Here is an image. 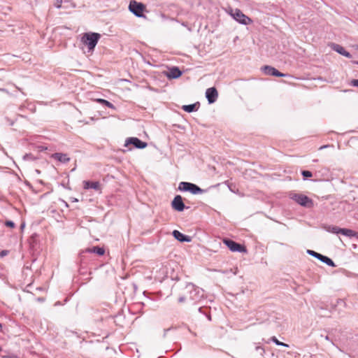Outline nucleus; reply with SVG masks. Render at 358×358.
I'll use <instances>...</instances> for the list:
<instances>
[{"mask_svg": "<svg viewBox=\"0 0 358 358\" xmlns=\"http://www.w3.org/2000/svg\"><path fill=\"white\" fill-rule=\"evenodd\" d=\"M129 9L136 16L143 17V13L146 8L143 3L137 2L135 0H131L129 5Z\"/></svg>", "mask_w": 358, "mask_h": 358, "instance_id": "obj_2", "label": "nucleus"}, {"mask_svg": "<svg viewBox=\"0 0 358 358\" xmlns=\"http://www.w3.org/2000/svg\"><path fill=\"white\" fill-rule=\"evenodd\" d=\"M230 15L238 22L243 24H249L252 22L250 18L246 16L245 14L242 13V11L239 9H231Z\"/></svg>", "mask_w": 358, "mask_h": 358, "instance_id": "obj_3", "label": "nucleus"}, {"mask_svg": "<svg viewBox=\"0 0 358 358\" xmlns=\"http://www.w3.org/2000/svg\"><path fill=\"white\" fill-rule=\"evenodd\" d=\"M129 144H132L135 148L140 149H143L148 145L147 143L141 141L136 137H130L127 138L124 146L127 147Z\"/></svg>", "mask_w": 358, "mask_h": 358, "instance_id": "obj_7", "label": "nucleus"}, {"mask_svg": "<svg viewBox=\"0 0 358 358\" xmlns=\"http://www.w3.org/2000/svg\"><path fill=\"white\" fill-rule=\"evenodd\" d=\"M271 340L274 342L276 345H282V346H285V347H288V345L286 344V343H284L282 342H280L279 341L275 336H273L271 338Z\"/></svg>", "mask_w": 358, "mask_h": 358, "instance_id": "obj_22", "label": "nucleus"}, {"mask_svg": "<svg viewBox=\"0 0 358 358\" xmlns=\"http://www.w3.org/2000/svg\"><path fill=\"white\" fill-rule=\"evenodd\" d=\"M223 243L229 248V250L232 252H246L247 250L244 245H242L239 243H236L235 241L224 238Z\"/></svg>", "mask_w": 358, "mask_h": 358, "instance_id": "obj_6", "label": "nucleus"}, {"mask_svg": "<svg viewBox=\"0 0 358 358\" xmlns=\"http://www.w3.org/2000/svg\"><path fill=\"white\" fill-rule=\"evenodd\" d=\"M63 1L62 0H55V5L57 8H61Z\"/></svg>", "mask_w": 358, "mask_h": 358, "instance_id": "obj_25", "label": "nucleus"}, {"mask_svg": "<svg viewBox=\"0 0 358 358\" xmlns=\"http://www.w3.org/2000/svg\"><path fill=\"white\" fill-rule=\"evenodd\" d=\"M292 199L302 206L306 208H312L313 206V200L304 194H295L292 196Z\"/></svg>", "mask_w": 358, "mask_h": 358, "instance_id": "obj_5", "label": "nucleus"}, {"mask_svg": "<svg viewBox=\"0 0 358 358\" xmlns=\"http://www.w3.org/2000/svg\"><path fill=\"white\" fill-rule=\"evenodd\" d=\"M87 251L90 252L96 253L99 255H103L105 253V250H104L103 248H99V247H97V246L93 247L91 249H88Z\"/></svg>", "mask_w": 358, "mask_h": 358, "instance_id": "obj_19", "label": "nucleus"}, {"mask_svg": "<svg viewBox=\"0 0 358 358\" xmlns=\"http://www.w3.org/2000/svg\"><path fill=\"white\" fill-rule=\"evenodd\" d=\"M5 224H6V226L10 227V228L15 227V223L12 221H6Z\"/></svg>", "mask_w": 358, "mask_h": 358, "instance_id": "obj_24", "label": "nucleus"}, {"mask_svg": "<svg viewBox=\"0 0 358 358\" xmlns=\"http://www.w3.org/2000/svg\"><path fill=\"white\" fill-rule=\"evenodd\" d=\"M96 101V102H98L99 103H101V104H103V105H105L106 106H107V107H108L110 108H113V109L115 108V106H113V104L111 103L110 102H109L107 100H105V99H98Z\"/></svg>", "mask_w": 358, "mask_h": 358, "instance_id": "obj_20", "label": "nucleus"}, {"mask_svg": "<svg viewBox=\"0 0 358 358\" xmlns=\"http://www.w3.org/2000/svg\"><path fill=\"white\" fill-rule=\"evenodd\" d=\"M5 254H6V252H5V251H2V252H1V256L5 255Z\"/></svg>", "mask_w": 358, "mask_h": 358, "instance_id": "obj_29", "label": "nucleus"}, {"mask_svg": "<svg viewBox=\"0 0 358 358\" xmlns=\"http://www.w3.org/2000/svg\"><path fill=\"white\" fill-rule=\"evenodd\" d=\"M100 38L101 35L98 33H85L82 36L81 41L90 50H93Z\"/></svg>", "mask_w": 358, "mask_h": 358, "instance_id": "obj_1", "label": "nucleus"}, {"mask_svg": "<svg viewBox=\"0 0 358 358\" xmlns=\"http://www.w3.org/2000/svg\"><path fill=\"white\" fill-rule=\"evenodd\" d=\"M339 231H340L339 234H341L344 236H349V237L356 236L357 234V232H355V231H353L352 229H349L341 228V229Z\"/></svg>", "mask_w": 358, "mask_h": 358, "instance_id": "obj_17", "label": "nucleus"}, {"mask_svg": "<svg viewBox=\"0 0 358 358\" xmlns=\"http://www.w3.org/2000/svg\"><path fill=\"white\" fill-rule=\"evenodd\" d=\"M341 228L336 226H329L327 228V231L334 234H339Z\"/></svg>", "mask_w": 358, "mask_h": 358, "instance_id": "obj_21", "label": "nucleus"}, {"mask_svg": "<svg viewBox=\"0 0 358 358\" xmlns=\"http://www.w3.org/2000/svg\"><path fill=\"white\" fill-rule=\"evenodd\" d=\"M178 189L180 191H188L193 194H201L203 192V190L196 185L187 182H181L179 184Z\"/></svg>", "mask_w": 358, "mask_h": 358, "instance_id": "obj_4", "label": "nucleus"}, {"mask_svg": "<svg viewBox=\"0 0 358 358\" xmlns=\"http://www.w3.org/2000/svg\"><path fill=\"white\" fill-rule=\"evenodd\" d=\"M309 254L320 259L322 262L326 263L329 266H334V262L329 257L324 256L313 250H308Z\"/></svg>", "mask_w": 358, "mask_h": 358, "instance_id": "obj_11", "label": "nucleus"}, {"mask_svg": "<svg viewBox=\"0 0 358 358\" xmlns=\"http://www.w3.org/2000/svg\"><path fill=\"white\" fill-rule=\"evenodd\" d=\"M173 236L175 238L178 240L180 242H190L191 238L188 236H185L183 234L180 233L178 230H174L173 231Z\"/></svg>", "mask_w": 358, "mask_h": 358, "instance_id": "obj_16", "label": "nucleus"}, {"mask_svg": "<svg viewBox=\"0 0 358 358\" xmlns=\"http://www.w3.org/2000/svg\"><path fill=\"white\" fill-rule=\"evenodd\" d=\"M331 48L336 52H338L339 54H341L348 58L352 57L351 54L349 52L346 51L345 50V48L340 45L333 43L331 45Z\"/></svg>", "mask_w": 358, "mask_h": 358, "instance_id": "obj_13", "label": "nucleus"}, {"mask_svg": "<svg viewBox=\"0 0 358 358\" xmlns=\"http://www.w3.org/2000/svg\"><path fill=\"white\" fill-rule=\"evenodd\" d=\"M261 69L265 75L276 77H285L286 76L271 66L266 65L262 66Z\"/></svg>", "mask_w": 358, "mask_h": 358, "instance_id": "obj_8", "label": "nucleus"}, {"mask_svg": "<svg viewBox=\"0 0 358 358\" xmlns=\"http://www.w3.org/2000/svg\"><path fill=\"white\" fill-rule=\"evenodd\" d=\"M329 146H330V145H326L321 146V147L320 148V150H322V149H323V148H327V147H329Z\"/></svg>", "mask_w": 358, "mask_h": 358, "instance_id": "obj_27", "label": "nucleus"}, {"mask_svg": "<svg viewBox=\"0 0 358 358\" xmlns=\"http://www.w3.org/2000/svg\"><path fill=\"white\" fill-rule=\"evenodd\" d=\"M1 329H2V325H1V324H0V331H1Z\"/></svg>", "mask_w": 358, "mask_h": 358, "instance_id": "obj_30", "label": "nucleus"}, {"mask_svg": "<svg viewBox=\"0 0 358 358\" xmlns=\"http://www.w3.org/2000/svg\"><path fill=\"white\" fill-rule=\"evenodd\" d=\"M206 96L208 102L210 103H213L216 101L218 96V93L215 87H210L207 89Z\"/></svg>", "mask_w": 358, "mask_h": 358, "instance_id": "obj_10", "label": "nucleus"}, {"mask_svg": "<svg viewBox=\"0 0 358 358\" xmlns=\"http://www.w3.org/2000/svg\"><path fill=\"white\" fill-rule=\"evenodd\" d=\"M302 175L305 178H309V177L312 176V173L310 171H302Z\"/></svg>", "mask_w": 358, "mask_h": 358, "instance_id": "obj_23", "label": "nucleus"}, {"mask_svg": "<svg viewBox=\"0 0 358 358\" xmlns=\"http://www.w3.org/2000/svg\"><path fill=\"white\" fill-rule=\"evenodd\" d=\"M51 158L62 163H67L70 161V158L68 157V155L59 152L52 154L51 155Z\"/></svg>", "mask_w": 358, "mask_h": 358, "instance_id": "obj_14", "label": "nucleus"}, {"mask_svg": "<svg viewBox=\"0 0 358 358\" xmlns=\"http://www.w3.org/2000/svg\"><path fill=\"white\" fill-rule=\"evenodd\" d=\"M171 206L174 210L179 212H181L185 209V206L180 195H177L174 197L171 203Z\"/></svg>", "mask_w": 358, "mask_h": 358, "instance_id": "obj_9", "label": "nucleus"}, {"mask_svg": "<svg viewBox=\"0 0 358 358\" xmlns=\"http://www.w3.org/2000/svg\"><path fill=\"white\" fill-rule=\"evenodd\" d=\"M83 188L85 189H94L95 190H100L101 189V185L100 182L98 181H88V180H84L83 182Z\"/></svg>", "mask_w": 358, "mask_h": 358, "instance_id": "obj_12", "label": "nucleus"}, {"mask_svg": "<svg viewBox=\"0 0 358 358\" xmlns=\"http://www.w3.org/2000/svg\"><path fill=\"white\" fill-rule=\"evenodd\" d=\"M182 75L181 71L178 67L171 68L166 73V76L169 78H178Z\"/></svg>", "mask_w": 358, "mask_h": 358, "instance_id": "obj_15", "label": "nucleus"}, {"mask_svg": "<svg viewBox=\"0 0 358 358\" xmlns=\"http://www.w3.org/2000/svg\"><path fill=\"white\" fill-rule=\"evenodd\" d=\"M357 50H358V45H357Z\"/></svg>", "mask_w": 358, "mask_h": 358, "instance_id": "obj_31", "label": "nucleus"}, {"mask_svg": "<svg viewBox=\"0 0 358 358\" xmlns=\"http://www.w3.org/2000/svg\"><path fill=\"white\" fill-rule=\"evenodd\" d=\"M182 108L187 113H191L195 110H197L199 106L196 103L190 104V105H185L182 107Z\"/></svg>", "mask_w": 358, "mask_h": 358, "instance_id": "obj_18", "label": "nucleus"}, {"mask_svg": "<svg viewBox=\"0 0 358 358\" xmlns=\"http://www.w3.org/2000/svg\"><path fill=\"white\" fill-rule=\"evenodd\" d=\"M350 85L358 87V79H354L350 81Z\"/></svg>", "mask_w": 358, "mask_h": 358, "instance_id": "obj_26", "label": "nucleus"}, {"mask_svg": "<svg viewBox=\"0 0 358 358\" xmlns=\"http://www.w3.org/2000/svg\"><path fill=\"white\" fill-rule=\"evenodd\" d=\"M2 358H15V357L13 356H3V357H2Z\"/></svg>", "mask_w": 358, "mask_h": 358, "instance_id": "obj_28", "label": "nucleus"}]
</instances>
